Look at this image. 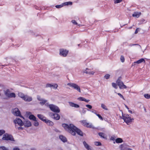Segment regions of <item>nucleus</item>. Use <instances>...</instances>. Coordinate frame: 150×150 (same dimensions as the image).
<instances>
[{"mask_svg":"<svg viewBox=\"0 0 150 150\" xmlns=\"http://www.w3.org/2000/svg\"><path fill=\"white\" fill-rule=\"evenodd\" d=\"M62 126L66 131L73 135H75L76 132L79 135L81 136H83V133L82 131L77 128L73 124H71L69 125L66 124H62Z\"/></svg>","mask_w":150,"mask_h":150,"instance_id":"f257e3e1","label":"nucleus"},{"mask_svg":"<svg viewBox=\"0 0 150 150\" xmlns=\"http://www.w3.org/2000/svg\"><path fill=\"white\" fill-rule=\"evenodd\" d=\"M47 106L49 107L50 110L52 111L59 113L60 111V110L59 107L53 104H49V103H46Z\"/></svg>","mask_w":150,"mask_h":150,"instance_id":"f03ea898","label":"nucleus"},{"mask_svg":"<svg viewBox=\"0 0 150 150\" xmlns=\"http://www.w3.org/2000/svg\"><path fill=\"white\" fill-rule=\"evenodd\" d=\"M2 139L6 141L10 140L11 141H15L13 136L7 133H6L3 135Z\"/></svg>","mask_w":150,"mask_h":150,"instance_id":"7ed1b4c3","label":"nucleus"},{"mask_svg":"<svg viewBox=\"0 0 150 150\" xmlns=\"http://www.w3.org/2000/svg\"><path fill=\"white\" fill-rule=\"evenodd\" d=\"M122 117L124 121L128 125L134 120L133 118H131V117L128 115L122 114Z\"/></svg>","mask_w":150,"mask_h":150,"instance_id":"20e7f679","label":"nucleus"},{"mask_svg":"<svg viewBox=\"0 0 150 150\" xmlns=\"http://www.w3.org/2000/svg\"><path fill=\"white\" fill-rule=\"evenodd\" d=\"M67 85L69 86L75 90H76L79 92H81L80 87L77 84L73 83H68Z\"/></svg>","mask_w":150,"mask_h":150,"instance_id":"39448f33","label":"nucleus"},{"mask_svg":"<svg viewBox=\"0 0 150 150\" xmlns=\"http://www.w3.org/2000/svg\"><path fill=\"white\" fill-rule=\"evenodd\" d=\"M12 112L14 115L16 116H20L23 117L21 115V112L17 108H16L12 110Z\"/></svg>","mask_w":150,"mask_h":150,"instance_id":"423d86ee","label":"nucleus"},{"mask_svg":"<svg viewBox=\"0 0 150 150\" xmlns=\"http://www.w3.org/2000/svg\"><path fill=\"white\" fill-rule=\"evenodd\" d=\"M120 78H119L116 81V83L119 86L120 88V89L126 88H127L126 86L124 84L123 82L120 81Z\"/></svg>","mask_w":150,"mask_h":150,"instance_id":"0eeeda50","label":"nucleus"},{"mask_svg":"<svg viewBox=\"0 0 150 150\" xmlns=\"http://www.w3.org/2000/svg\"><path fill=\"white\" fill-rule=\"evenodd\" d=\"M37 98L38 100L40 101V104L42 105H43L45 104V105L47 106V105H46V103H49L47 102V100L41 98L40 96H37Z\"/></svg>","mask_w":150,"mask_h":150,"instance_id":"6e6552de","label":"nucleus"},{"mask_svg":"<svg viewBox=\"0 0 150 150\" xmlns=\"http://www.w3.org/2000/svg\"><path fill=\"white\" fill-rule=\"evenodd\" d=\"M50 115L52 118L56 120H58L60 119V116L58 114H53L52 113H50Z\"/></svg>","mask_w":150,"mask_h":150,"instance_id":"1a4fd4ad","label":"nucleus"},{"mask_svg":"<svg viewBox=\"0 0 150 150\" xmlns=\"http://www.w3.org/2000/svg\"><path fill=\"white\" fill-rule=\"evenodd\" d=\"M13 122L15 124H18V125L20 126L23 125L22 121L19 118H16L14 120Z\"/></svg>","mask_w":150,"mask_h":150,"instance_id":"9d476101","label":"nucleus"},{"mask_svg":"<svg viewBox=\"0 0 150 150\" xmlns=\"http://www.w3.org/2000/svg\"><path fill=\"white\" fill-rule=\"evenodd\" d=\"M68 52V51L66 50L61 49L60 50V55L63 57H65L67 54Z\"/></svg>","mask_w":150,"mask_h":150,"instance_id":"9b49d317","label":"nucleus"},{"mask_svg":"<svg viewBox=\"0 0 150 150\" xmlns=\"http://www.w3.org/2000/svg\"><path fill=\"white\" fill-rule=\"evenodd\" d=\"M23 125L25 127H30L31 125V122L29 120H25L23 123Z\"/></svg>","mask_w":150,"mask_h":150,"instance_id":"f8f14e48","label":"nucleus"},{"mask_svg":"<svg viewBox=\"0 0 150 150\" xmlns=\"http://www.w3.org/2000/svg\"><path fill=\"white\" fill-rule=\"evenodd\" d=\"M83 72L88 74L93 75L95 73V71H91L89 69L86 68V69L83 71Z\"/></svg>","mask_w":150,"mask_h":150,"instance_id":"ddd939ff","label":"nucleus"},{"mask_svg":"<svg viewBox=\"0 0 150 150\" xmlns=\"http://www.w3.org/2000/svg\"><path fill=\"white\" fill-rule=\"evenodd\" d=\"M24 100L27 102H30L32 100V98L31 97L28 95H25L23 99Z\"/></svg>","mask_w":150,"mask_h":150,"instance_id":"4468645a","label":"nucleus"},{"mask_svg":"<svg viewBox=\"0 0 150 150\" xmlns=\"http://www.w3.org/2000/svg\"><path fill=\"white\" fill-rule=\"evenodd\" d=\"M69 105L72 107H74L75 108H78L79 107V105L72 102H69Z\"/></svg>","mask_w":150,"mask_h":150,"instance_id":"2eb2a0df","label":"nucleus"},{"mask_svg":"<svg viewBox=\"0 0 150 150\" xmlns=\"http://www.w3.org/2000/svg\"><path fill=\"white\" fill-rule=\"evenodd\" d=\"M141 14V13L140 12H134L132 16L133 17L138 18L140 16Z\"/></svg>","mask_w":150,"mask_h":150,"instance_id":"dca6fc26","label":"nucleus"},{"mask_svg":"<svg viewBox=\"0 0 150 150\" xmlns=\"http://www.w3.org/2000/svg\"><path fill=\"white\" fill-rule=\"evenodd\" d=\"M119 148L120 150H127V145L124 144L120 145Z\"/></svg>","mask_w":150,"mask_h":150,"instance_id":"f3484780","label":"nucleus"},{"mask_svg":"<svg viewBox=\"0 0 150 150\" xmlns=\"http://www.w3.org/2000/svg\"><path fill=\"white\" fill-rule=\"evenodd\" d=\"M59 138L60 139L64 142H65L67 141V140L66 137L62 135H60Z\"/></svg>","mask_w":150,"mask_h":150,"instance_id":"a211bd4d","label":"nucleus"},{"mask_svg":"<svg viewBox=\"0 0 150 150\" xmlns=\"http://www.w3.org/2000/svg\"><path fill=\"white\" fill-rule=\"evenodd\" d=\"M45 122L48 125L52 126L53 125V123L52 122L47 119L45 120Z\"/></svg>","mask_w":150,"mask_h":150,"instance_id":"6ab92c4d","label":"nucleus"},{"mask_svg":"<svg viewBox=\"0 0 150 150\" xmlns=\"http://www.w3.org/2000/svg\"><path fill=\"white\" fill-rule=\"evenodd\" d=\"M123 142V140L122 139L120 138H118L116 139L115 140V142H114L113 143L115 144V143H120L122 142Z\"/></svg>","mask_w":150,"mask_h":150,"instance_id":"aec40b11","label":"nucleus"},{"mask_svg":"<svg viewBox=\"0 0 150 150\" xmlns=\"http://www.w3.org/2000/svg\"><path fill=\"white\" fill-rule=\"evenodd\" d=\"M83 143L85 147L88 150H92L90 148V146L86 143V142L84 141Z\"/></svg>","mask_w":150,"mask_h":150,"instance_id":"412c9836","label":"nucleus"},{"mask_svg":"<svg viewBox=\"0 0 150 150\" xmlns=\"http://www.w3.org/2000/svg\"><path fill=\"white\" fill-rule=\"evenodd\" d=\"M85 126L88 128H91L93 129H96V128L94 127L91 123H89L87 122Z\"/></svg>","mask_w":150,"mask_h":150,"instance_id":"4be33fe9","label":"nucleus"},{"mask_svg":"<svg viewBox=\"0 0 150 150\" xmlns=\"http://www.w3.org/2000/svg\"><path fill=\"white\" fill-rule=\"evenodd\" d=\"M144 62V63H145V61L144 59L143 58H142L137 61H136L135 62H134V63H137V64H140L142 62Z\"/></svg>","mask_w":150,"mask_h":150,"instance_id":"5701e85b","label":"nucleus"},{"mask_svg":"<svg viewBox=\"0 0 150 150\" xmlns=\"http://www.w3.org/2000/svg\"><path fill=\"white\" fill-rule=\"evenodd\" d=\"M101 107L103 109H104L105 110H108V107L106 105L103 103H101Z\"/></svg>","mask_w":150,"mask_h":150,"instance_id":"b1692460","label":"nucleus"},{"mask_svg":"<svg viewBox=\"0 0 150 150\" xmlns=\"http://www.w3.org/2000/svg\"><path fill=\"white\" fill-rule=\"evenodd\" d=\"M58 86V85L56 83H51V88L55 90L57 89Z\"/></svg>","mask_w":150,"mask_h":150,"instance_id":"393cba45","label":"nucleus"},{"mask_svg":"<svg viewBox=\"0 0 150 150\" xmlns=\"http://www.w3.org/2000/svg\"><path fill=\"white\" fill-rule=\"evenodd\" d=\"M38 117L41 120L44 121H45V120L46 119H45V117H44L41 114H38L37 115Z\"/></svg>","mask_w":150,"mask_h":150,"instance_id":"a878e982","label":"nucleus"},{"mask_svg":"<svg viewBox=\"0 0 150 150\" xmlns=\"http://www.w3.org/2000/svg\"><path fill=\"white\" fill-rule=\"evenodd\" d=\"M18 96L22 98L23 100L25 96L23 93L21 92H20L18 93Z\"/></svg>","mask_w":150,"mask_h":150,"instance_id":"bb28decb","label":"nucleus"},{"mask_svg":"<svg viewBox=\"0 0 150 150\" xmlns=\"http://www.w3.org/2000/svg\"><path fill=\"white\" fill-rule=\"evenodd\" d=\"M29 119L30 120H32L33 121L35 120H36V117L33 115H31L29 116Z\"/></svg>","mask_w":150,"mask_h":150,"instance_id":"cd10ccee","label":"nucleus"},{"mask_svg":"<svg viewBox=\"0 0 150 150\" xmlns=\"http://www.w3.org/2000/svg\"><path fill=\"white\" fill-rule=\"evenodd\" d=\"M10 92L9 90H7L4 91V93L6 96L8 97L9 94H10Z\"/></svg>","mask_w":150,"mask_h":150,"instance_id":"c85d7f7f","label":"nucleus"},{"mask_svg":"<svg viewBox=\"0 0 150 150\" xmlns=\"http://www.w3.org/2000/svg\"><path fill=\"white\" fill-rule=\"evenodd\" d=\"M16 97V95L14 93H10L8 96L9 98H15Z\"/></svg>","mask_w":150,"mask_h":150,"instance_id":"c756f323","label":"nucleus"},{"mask_svg":"<svg viewBox=\"0 0 150 150\" xmlns=\"http://www.w3.org/2000/svg\"><path fill=\"white\" fill-rule=\"evenodd\" d=\"M98 135L99 136L103 138H105L106 136H105V135L104 133L102 132H100L98 133Z\"/></svg>","mask_w":150,"mask_h":150,"instance_id":"7c9ffc66","label":"nucleus"},{"mask_svg":"<svg viewBox=\"0 0 150 150\" xmlns=\"http://www.w3.org/2000/svg\"><path fill=\"white\" fill-rule=\"evenodd\" d=\"M64 6L68 5H71L72 4V2L70 1L66 2L63 3Z\"/></svg>","mask_w":150,"mask_h":150,"instance_id":"2f4dec72","label":"nucleus"},{"mask_svg":"<svg viewBox=\"0 0 150 150\" xmlns=\"http://www.w3.org/2000/svg\"><path fill=\"white\" fill-rule=\"evenodd\" d=\"M34 121H35L33 123V125L34 126L36 127L38 126L39 125V123L37 121V120H34Z\"/></svg>","mask_w":150,"mask_h":150,"instance_id":"473e14b6","label":"nucleus"},{"mask_svg":"<svg viewBox=\"0 0 150 150\" xmlns=\"http://www.w3.org/2000/svg\"><path fill=\"white\" fill-rule=\"evenodd\" d=\"M144 97L147 99L150 98V95L148 94H145L144 95Z\"/></svg>","mask_w":150,"mask_h":150,"instance_id":"72a5a7b5","label":"nucleus"},{"mask_svg":"<svg viewBox=\"0 0 150 150\" xmlns=\"http://www.w3.org/2000/svg\"><path fill=\"white\" fill-rule=\"evenodd\" d=\"M114 3L115 4H118L120 3L122 0H113Z\"/></svg>","mask_w":150,"mask_h":150,"instance_id":"f704fd0d","label":"nucleus"},{"mask_svg":"<svg viewBox=\"0 0 150 150\" xmlns=\"http://www.w3.org/2000/svg\"><path fill=\"white\" fill-rule=\"evenodd\" d=\"M64 5L63 4V3L62 4H60V5H56L55 6V7L57 8H61L62 7H63L64 6Z\"/></svg>","mask_w":150,"mask_h":150,"instance_id":"c9c22d12","label":"nucleus"},{"mask_svg":"<svg viewBox=\"0 0 150 150\" xmlns=\"http://www.w3.org/2000/svg\"><path fill=\"white\" fill-rule=\"evenodd\" d=\"M112 86L115 88L117 89V84L115 83H112Z\"/></svg>","mask_w":150,"mask_h":150,"instance_id":"e433bc0d","label":"nucleus"},{"mask_svg":"<svg viewBox=\"0 0 150 150\" xmlns=\"http://www.w3.org/2000/svg\"><path fill=\"white\" fill-rule=\"evenodd\" d=\"M5 131L3 129L0 130V136L2 135L3 134H4Z\"/></svg>","mask_w":150,"mask_h":150,"instance_id":"4c0bfd02","label":"nucleus"},{"mask_svg":"<svg viewBox=\"0 0 150 150\" xmlns=\"http://www.w3.org/2000/svg\"><path fill=\"white\" fill-rule=\"evenodd\" d=\"M81 122L82 123V125L84 126H86V124L87 123V122H86V120H83L81 121Z\"/></svg>","mask_w":150,"mask_h":150,"instance_id":"58836bf2","label":"nucleus"},{"mask_svg":"<svg viewBox=\"0 0 150 150\" xmlns=\"http://www.w3.org/2000/svg\"><path fill=\"white\" fill-rule=\"evenodd\" d=\"M0 148L2 150H8V149L4 146H1L0 147Z\"/></svg>","mask_w":150,"mask_h":150,"instance_id":"ea45409f","label":"nucleus"},{"mask_svg":"<svg viewBox=\"0 0 150 150\" xmlns=\"http://www.w3.org/2000/svg\"><path fill=\"white\" fill-rule=\"evenodd\" d=\"M95 114L98 117H99V118L101 120H103V117H102L99 114H97V113H95Z\"/></svg>","mask_w":150,"mask_h":150,"instance_id":"a19ab883","label":"nucleus"},{"mask_svg":"<svg viewBox=\"0 0 150 150\" xmlns=\"http://www.w3.org/2000/svg\"><path fill=\"white\" fill-rule=\"evenodd\" d=\"M95 144L96 146H100L101 145V143L99 142H95Z\"/></svg>","mask_w":150,"mask_h":150,"instance_id":"79ce46f5","label":"nucleus"},{"mask_svg":"<svg viewBox=\"0 0 150 150\" xmlns=\"http://www.w3.org/2000/svg\"><path fill=\"white\" fill-rule=\"evenodd\" d=\"M86 109H87L85 108H83L82 111V113L83 114H85L86 112Z\"/></svg>","mask_w":150,"mask_h":150,"instance_id":"37998d69","label":"nucleus"},{"mask_svg":"<svg viewBox=\"0 0 150 150\" xmlns=\"http://www.w3.org/2000/svg\"><path fill=\"white\" fill-rule=\"evenodd\" d=\"M120 60L121 61L123 62L125 61V58L123 56H121L120 57Z\"/></svg>","mask_w":150,"mask_h":150,"instance_id":"c03bdc74","label":"nucleus"},{"mask_svg":"<svg viewBox=\"0 0 150 150\" xmlns=\"http://www.w3.org/2000/svg\"><path fill=\"white\" fill-rule=\"evenodd\" d=\"M51 84L49 83H47L45 87L46 88H49V87L51 88Z\"/></svg>","mask_w":150,"mask_h":150,"instance_id":"a18cd8bd","label":"nucleus"},{"mask_svg":"<svg viewBox=\"0 0 150 150\" xmlns=\"http://www.w3.org/2000/svg\"><path fill=\"white\" fill-rule=\"evenodd\" d=\"M110 75L108 74H106L105 76L104 77L106 79H107L110 78Z\"/></svg>","mask_w":150,"mask_h":150,"instance_id":"49530a36","label":"nucleus"},{"mask_svg":"<svg viewBox=\"0 0 150 150\" xmlns=\"http://www.w3.org/2000/svg\"><path fill=\"white\" fill-rule=\"evenodd\" d=\"M86 107L89 109H91L92 108V106L90 105H86Z\"/></svg>","mask_w":150,"mask_h":150,"instance_id":"de8ad7c7","label":"nucleus"},{"mask_svg":"<svg viewBox=\"0 0 150 150\" xmlns=\"http://www.w3.org/2000/svg\"><path fill=\"white\" fill-rule=\"evenodd\" d=\"M84 98L83 97H80L78 98V100L81 101H83L84 100Z\"/></svg>","mask_w":150,"mask_h":150,"instance_id":"09e8293b","label":"nucleus"},{"mask_svg":"<svg viewBox=\"0 0 150 150\" xmlns=\"http://www.w3.org/2000/svg\"><path fill=\"white\" fill-rule=\"evenodd\" d=\"M72 23L74 25H77V23L75 20H72L71 21Z\"/></svg>","mask_w":150,"mask_h":150,"instance_id":"8fccbe9b","label":"nucleus"},{"mask_svg":"<svg viewBox=\"0 0 150 150\" xmlns=\"http://www.w3.org/2000/svg\"><path fill=\"white\" fill-rule=\"evenodd\" d=\"M117 94L122 98L124 99L123 96L120 93H117Z\"/></svg>","mask_w":150,"mask_h":150,"instance_id":"3c124183","label":"nucleus"},{"mask_svg":"<svg viewBox=\"0 0 150 150\" xmlns=\"http://www.w3.org/2000/svg\"><path fill=\"white\" fill-rule=\"evenodd\" d=\"M138 45V44H129V46H130V47H131V46H134V45Z\"/></svg>","mask_w":150,"mask_h":150,"instance_id":"603ef678","label":"nucleus"},{"mask_svg":"<svg viewBox=\"0 0 150 150\" xmlns=\"http://www.w3.org/2000/svg\"><path fill=\"white\" fill-rule=\"evenodd\" d=\"M139 30V28H137L135 30V33H134L135 34H137L138 33Z\"/></svg>","mask_w":150,"mask_h":150,"instance_id":"864d4df0","label":"nucleus"},{"mask_svg":"<svg viewBox=\"0 0 150 150\" xmlns=\"http://www.w3.org/2000/svg\"><path fill=\"white\" fill-rule=\"evenodd\" d=\"M13 150H20V149L17 147H15L13 149Z\"/></svg>","mask_w":150,"mask_h":150,"instance_id":"5fc2aeb1","label":"nucleus"},{"mask_svg":"<svg viewBox=\"0 0 150 150\" xmlns=\"http://www.w3.org/2000/svg\"><path fill=\"white\" fill-rule=\"evenodd\" d=\"M83 101H84L86 102H89L90 101V100H89L86 99H85V98H84V100H83Z\"/></svg>","mask_w":150,"mask_h":150,"instance_id":"6e6d98bb","label":"nucleus"},{"mask_svg":"<svg viewBox=\"0 0 150 150\" xmlns=\"http://www.w3.org/2000/svg\"><path fill=\"white\" fill-rule=\"evenodd\" d=\"M110 139L111 140H114L115 139L114 137H111L110 138Z\"/></svg>","mask_w":150,"mask_h":150,"instance_id":"4d7b16f0","label":"nucleus"},{"mask_svg":"<svg viewBox=\"0 0 150 150\" xmlns=\"http://www.w3.org/2000/svg\"><path fill=\"white\" fill-rule=\"evenodd\" d=\"M18 129H23V128L22 127H19L18 128Z\"/></svg>","mask_w":150,"mask_h":150,"instance_id":"13d9d810","label":"nucleus"},{"mask_svg":"<svg viewBox=\"0 0 150 150\" xmlns=\"http://www.w3.org/2000/svg\"><path fill=\"white\" fill-rule=\"evenodd\" d=\"M128 112H129V113H131V114H132V111H131V110H128Z\"/></svg>","mask_w":150,"mask_h":150,"instance_id":"bf43d9fd","label":"nucleus"},{"mask_svg":"<svg viewBox=\"0 0 150 150\" xmlns=\"http://www.w3.org/2000/svg\"><path fill=\"white\" fill-rule=\"evenodd\" d=\"M125 107L128 109H129V108L126 105H125Z\"/></svg>","mask_w":150,"mask_h":150,"instance_id":"052dcab7","label":"nucleus"},{"mask_svg":"<svg viewBox=\"0 0 150 150\" xmlns=\"http://www.w3.org/2000/svg\"><path fill=\"white\" fill-rule=\"evenodd\" d=\"M127 150H132L130 148H128V149H127Z\"/></svg>","mask_w":150,"mask_h":150,"instance_id":"680f3d73","label":"nucleus"},{"mask_svg":"<svg viewBox=\"0 0 150 150\" xmlns=\"http://www.w3.org/2000/svg\"><path fill=\"white\" fill-rule=\"evenodd\" d=\"M91 112H93V113H95H95H96L94 112L93 111H92Z\"/></svg>","mask_w":150,"mask_h":150,"instance_id":"e2e57ef3","label":"nucleus"},{"mask_svg":"<svg viewBox=\"0 0 150 150\" xmlns=\"http://www.w3.org/2000/svg\"><path fill=\"white\" fill-rule=\"evenodd\" d=\"M149 149H150V144L149 145Z\"/></svg>","mask_w":150,"mask_h":150,"instance_id":"0e129e2a","label":"nucleus"},{"mask_svg":"<svg viewBox=\"0 0 150 150\" xmlns=\"http://www.w3.org/2000/svg\"><path fill=\"white\" fill-rule=\"evenodd\" d=\"M132 28V27H130V28Z\"/></svg>","mask_w":150,"mask_h":150,"instance_id":"69168bd1","label":"nucleus"}]
</instances>
